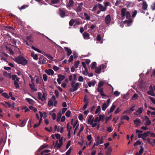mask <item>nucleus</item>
<instances>
[{
	"instance_id": "1",
	"label": "nucleus",
	"mask_w": 155,
	"mask_h": 155,
	"mask_svg": "<svg viewBox=\"0 0 155 155\" xmlns=\"http://www.w3.org/2000/svg\"><path fill=\"white\" fill-rule=\"evenodd\" d=\"M17 63L21 64L23 66L26 65L28 63V61L23 56H19L14 59Z\"/></svg>"
},
{
	"instance_id": "2",
	"label": "nucleus",
	"mask_w": 155,
	"mask_h": 155,
	"mask_svg": "<svg viewBox=\"0 0 155 155\" xmlns=\"http://www.w3.org/2000/svg\"><path fill=\"white\" fill-rule=\"evenodd\" d=\"M103 137H100L99 136H97L96 138L95 139V143H94L92 147L91 150L95 148V146H97L103 143H104Z\"/></svg>"
},
{
	"instance_id": "3",
	"label": "nucleus",
	"mask_w": 155,
	"mask_h": 155,
	"mask_svg": "<svg viewBox=\"0 0 155 155\" xmlns=\"http://www.w3.org/2000/svg\"><path fill=\"white\" fill-rule=\"evenodd\" d=\"M81 83L77 82L75 83V82L74 81H72L71 83V86L72 88L71 89V92H74L76 91L79 87L81 85Z\"/></svg>"
},
{
	"instance_id": "4",
	"label": "nucleus",
	"mask_w": 155,
	"mask_h": 155,
	"mask_svg": "<svg viewBox=\"0 0 155 155\" xmlns=\"http://www.w3.org/2000/svg\"><path fill=\"white\" fill-rule=\"evenodd\" d=\"M31 48L34 50L38 52L43 54L45 55V56H46V57H48V58L51 59H53V57L52 56H51L50 54H46L45 52H43L39 50L38 48H35L34 46H31Z\"/></svg>"
},
{
	"instance_id": "5",
	"label": "nucleus",
	"mask_w": 155,
	"mask_h": 155,
	"mask_svg": "<svg viewBox=\"0 0 155 155\" xmlns=\"http://www.w3.org/2000/svg\"><path fill=\"white\" fill-rule=\"evenodd\" d=\"M147 94L153 96H155V94L153 91V87L152 86H150L149 87V91L147 92Z\"/></svg>"
},
{
	"instance_id": "6",
	"label": "nucleus",
	"mask_w": 155,
	"mask_h": 155,
	"mask_svg": "<svg viewBox=\"0 0 155 155\" xmlns=\"http://www.w3.org/2000/svg\"><path fill=\"white\" fill-rule=\"evenodd\" d=\"M65 11L64 8L59 9V14L60 16L62 18L64 17L65 16Z\"/></svg>"
},
{
	"instance_id": "7",
	"label": "nucleus",
	"mask_w": 155,
	"mask_h": 155,
	"mask_svg": "<svg viewBox=\"0 0 155 155\" xmlns=\"http://www.w3.org/2000/svg\"><path fill=\"white\" fill-rule=\"evenodd\" d=\"M105 22L107 25H109L111 21V16L110 15H107L105 18Z\"/></svg>"
},
{
	"instance_id": "8",
	"label": "nucleus",
	"mask_w": 155,
	"mask_h": 155,
	"mask_svg": "<svg viewBox=\"0 0 155 155\" xmlns=\"http://www.w3.org/2000/svg\"><path fill=\"white\" fill-rule=\"evenodd\" d=\"M88 117V124H92V123H93L94 120L93 116L92 115H89Z\"/></svg>"
},
{
	"instance_id": "9",
	"label": "nucleus",
	"mask_w": 155,
	"mask_h": 155,
	"mask_svg": "<svg viewBox=\"0 0 155 155\" xmlns=\"http://www.w3.org/2000/svg\"><path fill=\"white\" fill-rule=\"evenodd\" d=\"M134 122L136 126H140L142 124L141 122L139 119H136L134 120Z\"/></svg>"
},
{
	"instance_id": "10",
	"label": "nucleus",
	"mask_w": 155,
	"mask_h": 155,
	"mask_svg": "<svg viewBox=\"0 0 155 155\" xmlns=\"http://www.w3.org/2000/svg\"><path fill=\"white\" fill-rule=\"evenodd\" d=\"M98 7L100 10L102 12L105 11L107 8L106 7L103 6L101 4L99 3L98 4Z\"/></svg>"
},
{
	"instance_id": "11",
	"label": "nucleus",
	"mask_w": 155,
	"mask_h": 155,
	"mask_svg": "<svg viewBox=\"0 0 155 155\" xmlns=\"http://www.w3.org/2000/svg\"><path fill=\"white\" fill-rule=\"evenodd\" d=\"M45 72L49 75H52L54 73L53 71L50 69H49L48 70H45Z\"/></svg>"
},
{
	"instance_id": "12",
	"label": "nucleus",
	"mask_w": 155,
	"mask_h": 155,
	"mask_svg": "<svg viewBox=\"0 0 155 155\" xmlns=\"http://www.w3.org/2000/svg\"><path fill=\"white\" fill-rule=\"evenodd\" d=\"M29 86L32 91H37V89L35 87V86L34 84V83H33L32 84H29Z\"/></svg>"
},
{
	"instance_id": "13",
	"label": "nucleus",
	"mask_w": 155,
	"mask_h": 155,
	"mask_svg": "<svg viewBox=\"0 0 155 155\" xmlns=\"http://www.w3.org/2000/svg\"><path fill=\"white\" fill-rule=\"evenodd\" d=\"M126 10L127 9L126 8H123L121 9V15L122 17H124L125 16L127 12Z\"/></svg>"
},
{
	"instance_id": "14",
	"label": "nucleus",
	"mask_w": 155,
	"mask_h": 155,
	"mask_svg": "<svg viewBox=\"0 0 155 155\" xmlns=\"http://www.w3.org/2000/svg\"><path fill=\"white\" fill-rule=\"evenodd\" d=\"M23 42L27 45L30 46L31 45H32L33 41L32 40V39H27V40H24Z\"/></svg>"
},
{
	"instance_id": "15",
	"label": "nucleus",
	"mask_w": 155,
	"mask_h": 155,
	"mask_svg": "<svg viewBox=\"0 0 155 155\" xmlns=\"http://www.w3.org/2000/svg\"><path fill=\"white\" fill-rule=\"evenodd\" d=\"M65 50L67 52V55L68 56H70L72 53L71 50L68 47H65L64 48Z\"/></svg>"
},
{
	"instance_id": "16",
	"label": "nucleus",
	"mask_w": 155,
	"mask_h": 155,
	"mask_svg": "<svg viewBox=\"0 0 155 155\" xmlns=\"http://www.w3.org/2000/svg\"><path fill=\"white\" fill-rule=\"evenodd\" d=\"M149 133H150V131H147L144 133L143 134L141 138L143 140H146V138L148 136Z\"/></svg>"
},
{
	"instance_id": "17",
	"label": "nucleus",
	"mask_w": 155,
	"mask_h": 155,
	"mask_svg": "<svg viewBox=\"0 0 155 155\" xmlns=\"http://www.w3.org/2000/svg\"><path fill=\"white\" fill-rule=\"evenodd\" d=\"M145 125H149L151 123V122L149 118L147 116L145 117Z\"/></svg>"
},
{
	"instance_id": "18",
	"label": "nucleus",
	"mask_w": 155,
	"mask_h": 155,
	"mask_svg": "<svg viewBox=\"0 0 155 155\" xmlns=\"http://www.w3.org/2000/svg\"><path fill=\"white\" fill-rule=\"evenodd\" d=\"M148 6L147 4L146 1H143L142 9L144 10H146Z\"/></svg>"
},
{
	"instance_id": "19",
	"label": "nucleus",
	"mask_w": 155,
	"mask_h": 155,
	"mask_svg": "<svg viewBox=\"0 0 155 155\" xmlns=\"http://www.w3.org/2000/svg\"><path fill=\"white\" fill-rule=\"evenodd\" d=\"M3 75L5 76L7 78H11L12 75L10 73H8L6 71H5L3 73Z\"/></svg>"
},
{
	"instance_id": "20",
	"label": "nucleus",
	"mask_w": 155,
	"mask_h": 155,
	"mask_svg": "<svg viewBox=\"0 0 155 155\" xmlns=\"http://www.w3.org/2000/svg\"><path fill=\"white\" fill-rule=\"evenodd\" d=\"M50 150H44L41 152V155H48V153L50 152Z\"/></svg>"
},
{
	"instance_id": "21",
	"label": "nucleus",
	"mask_w": 155,
	"mask_h": 155,
	"mask_svg": "<svg viewBox=\"0 0 155 155\" xmlns=\"http://www.w3.org/2000/svg\"><path fill=\"white\" fill-rule=\"evenodd\" d=\"M63 144V143H58V141L57 140L56 141V144L55 146V147H56V148L58 149L60 148L62 146Z\"/></svg>"
},
{
	"instance_id": "22",
	"label": "nucleus",
	"mask_w": 155,
	"mask_h": 155,
	"mask_svg": "<svg viewBox=\"0 0 155 155\" xmlns=\"http://www.w3.org/2000/svg\"><path fill=\"white\" fill-rule=\"evenodd\" d=\"M84 16L85 17V18H84L83 17H81L82 19H84L85 20H89L90 19V17L89 16L88 14L86 13H84Z\"/></svg>"
},
{
	"instance_id": "23",
	"label": "nucleus",
	"mask_w": 155,
	"mask_h": 155,
	"mask_svg": "<svg viewBox=\"0 0 155 155\" xmlns=\"http://www.w3.org/2000/svg\"><path fill=\"white\" fill-rule=\"evenodd\" d=\"M5 28L4 29L5 30L9 32H11L10 30H14V28L12 26H5Z\"/></svg>"
},
{
	"instance_id": "24",
	"label": "nucleus",
	"mask_w": 155,
	"mask_h": 155,
	"mask_svg": "<svg viewBox=\"0 0 155 155\" xmlns=\"http://www.w3.org/2000/svg\"><path fill=\"white\" fill-rule=\"evenodd\" d=\"M31 55L35 60H37L38 59V57L37 55V54H35L34 52H31Z\"/></svg>"
},
{
	"instance_id": "25",
	"label": "nucleus",
	"mask_w": 155,
	"mask_h": 155,
	"mask_svg": "<svg viewBox=\"0 0 155 155\" xmlns=\"http://www.w3.org/2000/svg\"><path fill=\"white\" fill-rule=\"evenodd\" d=\"M143 110V109L142 107L140 108L137 111L134 113L135 115H138L139 114L142 113Z\"/></svg>"
},
{
	"instance_id": "26",
	"label": "nucleus",
	"mask_w": 155,
	"mask_h": 155,
	"mask_svg": "<svg viewBox=\"0 0 155 155\" xmlns=\"http://www.w3.org/2000/svg\"><path fill=\"white\" fill-rule=\"evenodd\" d=\"M96 82L95 81H92L91 82H89L88 84V85L89 87H91V86H94Z\"/></svg>"
},
{
	"instance_id": "27",
	"label": "nucleus",
	"mask_w": 155,
	"mask_h": 155,
	"mask_svg": "<svg viewBox=\"0 0 155 155\" xmlns=\"http://www.w3.org/2000/svg\"><path fill=\"white\" fill-rule=\"evenodd\" d=\"M105 83V81H101L98 83V87L99 88H101L102 87L104 86V84Z\"/></svg>"
},
{
	"instance_id": "28",
	"label": "nucleus",
	"mask_w": 155,
	"mask_h": 155,
	"mask_svg": "<svg viewBox=\"0 0 155 155\" xmlns=\"http://www.w3.org/2000/svg\"><path fill=\"white\" fill-rule=\"evenodd\" d=\"M9 46V45H8V46H5L7 50H8L11 54L13 55L14 54V52L10 48V47Z\"/></svg>"
},
{
	"instance_id": "29",
	"label": "nucleus",
	"mask_w": 155,
	"mask_h": 155,
	"mask_svg": "<svg viewBox=\"0 0 155 155\" xmlns=\"http://www.w3.org/2000/svg\"><path fill=\"white\" fill-rule=\"evenodd\" d=\"M112 152V148L111 147H109L107 149V150L106 152V154H111Z\"/></svg>"
},
{
	"instance_id": "30",
	"label": "nucleus",
	"mask_w": 155,
	"mask_h": 155,
	"mask_svg": "<svg viewBox=\"0 0 155 155\" xmlns=\"http://www.w3.org/2000/svg\"><path fill=\"white\" fill-rule=\"evenodd\" d=\"M108 105L107 104L105 103H104L102 106V110L104 111H105L106 109L107 108Z\"/></svg>"
},
{
	"instance_id": "31",
	"label": "nucleus",
	"mask_w": 155,
	"mask_h": 155,
	"mask_svg": "<svg viewBox=\"0 0 155 155\" xmlns=\"http://www.w3.org/2000/svg\"><path fill=\"white\" fill-rule=\"evenodd\" d=\"M116 107V106L115 105H114L113 104L110 108V109L109 111V113H111L113 112L114 111V110Z\"/></svg>"
},
{
	"instance_id": "32",
	"label": "nucleus",
	"mask_w": 155,
	"mask_h": 155,
	"mask_svg": "<svg viewBox=\"0 0 155 155\" xmlns=\"http://www.w3.org/2000/svg\"><path fill=\"white\" fill-rule=\"evenodd\" d=\"M120 119L123 120H129V117L126 115H123L122 116L120 117Z\"/></svg>"
},
{
	"instance_id": "33",
	"label": "nucleus",
	"mask_w": 155,
	"mask_h": 155,
	"mask_svg": "<svg viewBox=\"0 0 155 155\" xmlns=\"http://www.w3.org/2000/svg\"><path fill=\"white\" fill-rule=\"evenodd\" d=\"M80 63L79 61H77L74 63L73 66H74L75 68H78L79 66V64Z\"/></svg>"
},
{
	"instance_id": "34",
	"label": "nucleus",
	"mask_w": 155,
	"mask_h": 155,
	"mask_svg": "<svg viewBox=\"0 0 155 155\" xmlns=\"http://www.w3.org/2000/svg\"><path fill=\"white\" fill-rule=\"evenodd\" d=\"M74 3V2L73 0H69V3L67 5V7H71Z\"/></svg>"
},
{
	"instance_id": "35",
	"label": "nucleus",
	"mask_w": 155,
	"mask_h": 155,
	"mask_svg": "<svg viewBox=\"0 0 155 155\" xmlns=\"http://www.w3.org/2000/svg\"><path fill=\"white\" fill-rule=\"evenodd\" d=\"M67 130L68 132H71V130L72 128V127L70 125L69 123H68L67 124Z\"/></svg>"
},
{
	"instance_id": "36",
	"label": "nucleus",
	"mask_w": 155,
	"mask_h": 155,
	"mask_svg": "<svg viewBox=\"0 0 155 155\" xmlns=\"http://www.w3.org/2000/svg\"><path fill=\"white\" fill-rule=\"evenodd\" d=\"M101 70V68L99 66L96 68L95 69V72L98 74H100Z\"/></svg>"
},
{
	"instance_id": "37",
	"label": "nucleus",
	"mask_w": 155,
	"mask_h": 155,
	"mask_svg": "<svg viewBox=\"0 0 155 155\" xmlns=\"http://www.w3.org/2000/svg\"><path fill=\"white\" fill-rule=\"evenodd\" d=\"M47 94L45 93H43L42 96V99L43 100V101L46 100L47 99Z\"/></svg>"
},
{
	"instance_id": "38",
	"label": "nucleus",
	"mask_w": 155,
	"mask_h": 155,
	"mask_svg": "<svg viewBox=\"0 0 155 155\" xmlns=\"http://www.w3.org/2000/svg\"><path fill=\"white\" fill-rule=\"evenodd\" d=\"M26 100L30 104H33L34 103V101L31 99L26 98Z\"/></svg>"
},
{
	"instance_id": "39",
	"label": "nucleus",
	"mask_w": 155,
	"mask_h": 155,
	"mask_svg": "<svg viewBox=\"0 0 155 155\" xmlns=\"http://www.w3.org/2000/svg\"><path fill=\"white\" fill-rule=\"evenodd\" d=\"M128 19V20H125V22L127 23L128 25H129L132 22V21L131 18H130Z\"/></svg>"
},
{
	"instance_id": "40",
	"label": "nucleus",
	"mask_w": 155,
	"mask_h": 155,
	"mask_svg": "<svg viewBox=\"0 0 155 155\" xmlns=\"http://www.w3.org/2000/svg\"><path fill=\"white\" fill-rule=\"evenodd\" d=\"M126 17L127 19H129L131 18V15L129 11H127L126 14Z\"/></svg>"
},
{
	"instance_id": "41",
	"label": "nucleus",
	"mask_w": 155,
	"mask_h": 155,
	"mask_svg": "<svg viewBox=\"0 0 155 155\" xmlns=\"http://www.w3.org/2000/svg\"><path fill=\"white\" fill-rule=\"evenodd\" d=\"M75 21V20L74 19H71L69 22V25L70 26H72L74 22Z\"/></svg>"
},
{
	"instance_id": "42",
	"label": "nucleus",
	"mask_w": 155,
	"mask_h": 155,
	"mask_svg": "<svg viewBox=\"0 0 155 155\" xmlns=\"http://www.w3.org/2000/svg\"><path fill=\"white\" fill-rule=\"evenodd\" d=\"M83 35L84 38H85L87 37H89L90 36L89 34L87 32H84L83 34Z\"/></svg>"
},
{
	"instance_id": "43",
	"label": "nucleus",
	"mask_w": 155,
	"mask_h": 155,
	"mask_svg": "<svg viewBox=\"0 0 155 155\" xmlns=\"http://www.w3.org/2000/svg\"><path fill=\"white\" fill-rule=\"evenodd\" d=\"M2 95L5 97L7 99H9L10 98L9 96L8 95V94L6 93H3L2 94Z\"/></svg>"
},
{
	"instance_id": "44",
	"label": "nucleus",
	"mask_w": 155,
	"mask_h": 155,
	"mask_svg": "<svg viewBox=\"0 0 155 155\" xmlns=\"http://www.w3.org/2000/svg\"><path fill=\"white\" fill-rule=\"evenodd\" d=\"M48 146L46 145H43L41 146L38 149V150L40 151L43 149L46 148Z\"/></svg>"
},
{
	"instance_id": "45",
	"label": "nucleus",
	"mask_w": 155,
	"mask_h": 155,
	"mask_svg": "<svg viewBox=\"0 0 155 155\" xmlns=\"http://www.w3.org/2000/svg\"><path fill=\"white\" fill-rule=\"evenodd\" d=\"M42 94L40 92H38V99L39 100H41L42 101H43V100L41 97Z\"/></svg>"
},
{
	"instance_id": "46",
	"label": "nucleus",
	"mask_w": 155,
	"mask_h": 155,
	"mask_svg": "<svg viewBox=\"0 0 155 155\" xmlns=\"http://www.w3.org/2000/svg\"><path fill=\"white\" fill-rule=\"evenodd\" d=\"M96 63L95 62H93L91 64V68L92 69H94L96 66Z\"/></svg>"
},
{
	"instance_id": "47",
	"label": "nucleus",
	"mask_w": 155,
	"mask_h": 155,
	"mask_svg": "<svg viewBox=\"0 0 155 155\" xmlns=\"http://www.w3.org/2000/svg\"><path fill=\"white\" fill-rule=\"evenodd\" d=\"M60 128L59 126L58 127L57 125H55L54 126V131H55L57 130V132H60Z\"/></svg>"
},
{
	"instance_id": "48",
	"label": "nucleus",
	"mask_w": 155,
	"mask_h": 155,
	"mask_svg": "<svg viewBox=\"0 0 155 155\" xmlns=\"http://www.w3.org/2000/svg\"><path fill=\"white\" fill-rule=\"evenodd\" d=\"M51 2L53 4H57L60 2V0H51Z\"/></svg>"
},
{
	"instance_id": "49",
	"label": "nucleus",
	"mask_w": 155,
	"mask_h": 155,
	"mask_svg": "<svg viewBox=\"0 0 155 155\" xmlns=\"http://www.w3.org/2000/svg\"><path fill=\"white\" fill-rule=\"evenodd\" d=\"M101 108L100 107V106H98L95 111V114H97L101 110Z\"/></svg>"
},
{
	"instance_id": "50",
	"label": "nucleus",
	"mask_w": 155,
	"mask_h": 155,
	"mask_svg": "<svg viewBox=\"0 0 155 155\" xmlns=\"http://www.w3.org/2000/svg\"><path fill=\"white\" fill-rule=\"evenodd\" d=\"M53 105V102L52 100H50L48 102V105L50 107Z\"/></svg>"
},
{
	"instance_id": "51",
	"label": "nucleus",
	"mask_w": 155,
	"mask_h": 155,
	"mask_svg": "<svg viewBox=\"0 0 155 155\" xmlns=\"http://www.w3.org/2000/svg\"><path fill=\"white\" fill-rule=\"evenodd\" d=\"M138 95L136 94H135L133 96L132 99L135 100L137 99L138 97Z\"/></svg>"
},
{
	"instance_id": "52",
	"label": "nucleus",
	"mask_w": 155,
	"mask_h": 155,
	"mask_svg": "<svg viewBox=\"0 0 155 155\" xmlns=\"http://www.w3.org/2000/svg\"><path fill=\"white\" fill-rule=\"evenodd\" d=\"M149 98L150 99L152 102L155 104V98L153 97L150 96H149Z\"/></svg>"
},
{
	"instance_id": "53",
	"label": "nucleus",
	"mask_w": 155,
	"mask_h": 155,
	"mask_svg": "<svg viewBox=\"0 0 155 155\" xmlns=\"http://www.w3.org/2000/svg\"><path fill=\"white\" fill-rule=\"evenodd\" d=\"M71 114V111L70 110H68L65 114V115L67 117H69L70 116Z\"/></svg>"
},
{
	"instance_id": "54",
	"label": "nucleus",
	"mask_w": 155,
	"mask_h": 155,
	"mask_svg": "<svg viewBox=\"0 0 155 155\" xmlns=\"http://www.w3.org/2000/svg\"><path fill=\"white\" fill-rule=\"evenodd\" d=\"M58 78H59L62 81L64 79V76L62 75H58Z\"/></svg>"
},
{
	"instance_id": "55",
	"label": "nucleus",
	"mask_w": 155,
	"mask_h": 155,
	"mask_svg": "<svg viewBox=\"0 0 155 155\" xmlns=\"http://www.w3.org/2000/svg\"><path fill=\"white\" fill-rule=\"evenodd\" d=\"M137 13V11L136 10H134L132 14V17H134L135 16Z\"/></svg>"
},
{
	"instance_id": "56",
	"label": "nucleus",
	"mask_w": 155,
	"mask_h": 155,
	"mask_svg": "<svg viewBox=\"0 0 155 155\" xmlns=\"http://www.w3.org/2000/svg\"><path fill=\"white\" fill-rule=\"evenodd\" d=\"M83 101H84V102H85V103H86L87 102V104L88 103V102H89L87 98V97L85 96L84 97V99H83Z\"/></svg>"
},
{
	"instance_id": "57",
	"label": "nucleus",
	"mask_w": 155,
	"mask_h": 155,
	"mask_svg": "<svg viewBox=\"0 0 155 155\" xmlns=\"http://www.w3.org/2000/svg\"><path fill=\"white\" fill-rule=\"evenodd\" d=\"M43 78L44 80L46 81L47 80V75L46 74H44L43 75Z\"/></svg>"
},
{
	"instance_id": "58",
	"label": "nucleus",
	"mask_w": 155,
	"mask_h": 155,
	"mask_svg": "<svg viewBox=\"0 0 155 155\" xmlns=\"http://www.w3.org/2000/svg\"><path fill=\"white\" fill-rule=\"evenodd\" d=\"M114 94L116 96H118L120 94V92H119L118 91H115L114 93Z\"/></svg>"
},
{
	"instance_id": "59",
	"label": "nucleus",
	"mask_w": 155,
	"mask_h": 155,
	"mask_svg": "<svg viewBox=\"0 0 155 155\" xmlns=\"http://www.w3.org/2000/svg\"><path fill=\"white\" fill-rule=\"evenodd\" d=\"M46 58L43 56V58H42V64H45L46 63Z\"/></svg>"
},
{
	"instance_id": "60",
	"label": "nucleus",
	"mask_w": 155,
	"mask_h": 155,
	"mask_svg": "<svg viewBox=\"0 0 155 155\" xmlns=\"http://www.w3.org/2000/svg\"><path fill=\"white\" fill-rule=\"evenodd\" d=\"M43 58V56L40 57L39 58V61H38V64H42V58Z\"/></svg>"
},
{
	"instance_id": "61",
	"label": "nucleus",
	"mask_w": 155,
	"mask_h": 155,
	"mask_svg": "<svg viewBox=\"0 0 155 155\" xmlns=\"http://www.w3.org/2000/svg\"><path fill=\"white\" fill-rule=\"evenodd\" d=\"M14 85L15 86V87L16 88H18L19 87V85L18 83L16 81H14Z\"/></svg>"
},
{
	"instance_id": "62",
	"label": "nucleus",
	"mask_w": 155,
	"mask_h": 155,
	"mask_svg": "<svg viewBox=\"0 0 155 155\" xmlns=\"http://www.w3.org/2000/svg\"><path fill=\"white\" fill-rule=\"evenodd\" d=\"M83 80L84 78L82 76H80L79 77L78 80L79 81L83 82Z\"/></svg>"
},
{
	"instance_id": "63",
	"label": "nucleus",
	"mask_w": 155,
	"mask_h": 155,
	"mask_svg": "<svg viewBox=\"0 0 155 155\" xmlns=\"http://www.w3.org/2000/svg\"><path fill=\"white\" fill-rule=\"evenodd\" d=\"M71 151V148H70L68 151L66 153V155H70Z\"/></svg>"
},
{
	"instance_id": "64",
	"label": "nucleus",
	"mask_w": 155,
	"mask_h": 155,
	"mask_svg": "<svg viewBox=\"0 0 155 155\" xmlns=\"http://www.w3.org/2000/svg\"><path fill=\"white\" fill-rule=\"evenodd\" d=\"M151 8L153 10H155V3H153L151 6Z\"/></svg>"
}]
</instances>
